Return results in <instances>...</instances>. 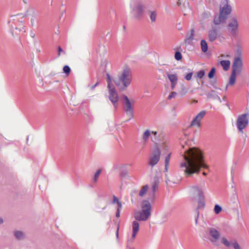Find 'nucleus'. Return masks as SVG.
Listing matches in <instances>:
<instances>
[{"instance_id":"obj_53","label":"nucleus","mask_w":249,"mask_h":249,"mask_svg":"<svg viewBox=\"0 0 249 249\" xmlns=\"http://www.w3.org/2000/svg\"><path fill=\"white\" fill-rule=\"evenodd\" d=\"M118 230H119V228H117V231H116V237H117V238H118V236H119V234H118Z\"/></svg>"},{"instance_id":"obj_12","label":"nucleus","mask_w":249,"mask_h":249,"mask_svg":"<svg viewBox=\"0 0 249 249\" xmlns=\"http://www.w3.org/2000/svg\"><path fill=\"white\" fill-rule=\"evenodd\" d=\"M242 65V61L241 57H237L235 58L233 65L232 71L239 73Z\"/></svg>"},{"instance_id":"obj_28","label":"nucleus","mask_w":249,"mask_h":249,"mask_svg":"<svg viewBox=\"0 0 249 249\" xmlns=\"http://www.w3.org/2000/svg\"><path fill=\"white\" fill-rule=\"evenodd\" d=\"M204 196H202V198H199L196 199H195L194 200L197 201L198 202V208H203L205 206V202H204Z\"/></svg>"},{"instance_id":"obj_15","label":"nucleus","mask_w":249,"mask_h":249,"mask_svg":"<svg viewBox=\"0 0 249 249\" xmlns=\"http://www.w3.org/2000/svg\"><path fill=\"white\" fill-rule=\"evenodd\" d=\"M159 184V181L158 179H155L154 181L152 182L151 185V189L149 191L150 193V198L153 200L154 198L155 192L158 190V185Z\"/></svg>"},{"instance_id":"obj_19","label":"nucleus","mask_w":249,"mask_h":249,"mask_svg":"<svg viewBox=\"0 0 249 249\" xmlns=\"http://www.w3.org/2000/svg\"><path fill=\"white\" fill-rule=\"evenodd\" d=\"M200 89L202 91L203 93L206 94L207 96L209 98H213L214 99H218L220 102H221L220 97L218 96L216 92L214 90H212L210 93H207L204 89L202 87L200 88Z\"/></svg>"},{"instance_id":"obj_20","label":"nucleus","mask_w":249,"mask_h":249,"mask_svg":"<svg viewBox=\"0 0 249 249\" xmlns=\"http://www.w3.org/2000/svg\"><path fill=\"white\" fill-rule=\"evenodd\" d=\"M237 73V72L232 71L230 77L229 81L225 87L226 90H227L229 86H232L235 84V81H236Z\"/></svg>"},{"instance_id":"obj_10","label":"nucleus","mask_w":249,"mask_h":249,"mask_svg":"<svg viewBox=\"0 0 249 249\" xmlns=\"http://www.w3.org/2000/svg\"><path fill=\"white\" fill-rule=\"evenodd\" d=\"M209 233L210 240L213 243H217L220 236V233L216 229L213 228L210 229Z\"/></svg>"},{"instance_id":"obj_2","label":"nucleus","mask_w":249,"mask_h":249,"mask_svg":"<svg viewBox=\"0 0 249 249\" xmlns=\"http://www.w3.org/2000/svg\"><path fill=\"white\" fill-rule=\"evenodd\" d=\"M141 210L136 211L134 214L135 220L133 221L131 228L132 235L128 239V242L131 243L135 239L140 229V225L138 221H146L151 216L152 205L147 200H143L141 204Z\"/></svg>"},{"instance_id":"obj_51","label":"nucleus","mask_w":249,"mask_h":249,"mask_svg":"<svg viewBox=\"0 0 249 249\" xmlns=\"http://www.w3.org/2000/svg\"><path fill=\"white\" fill-rule=\"evenodd\" d=\"M151 134H152L156 136L157 135L158 132H157V131H153L151 132Z\"/></svg>"},{"instance_id":"obj_25","label":"nucleus","mask_w":249,"mask_h":249,"mask_svg":"<svg viewBox=\"0 0 249 249\" xmlns=\"http://www.w3.org/2000/svg\"><path fill=\"white\" fill-rule=\"evenodd\" d=\"M150 134L151 131L149 129H146L143 132L142 136V139L144 143H146Z\"/></svg>"},{"instance_id":"obj_63","label":"nucleus","mask_w":249,"mask_h":249,"mask_svg":"<svg viewBox=\"0 0 249 249\" xmlns=\"http://www.w3.org/2000/svg\"><path fill=\"white\" fill-rule=\"evenodd\" d=\"M11 27H12V29L13 30L14 29V27L12 25H11Z\"/></svg>"},{"instance_id":"obj_24","label":"nucleus","mask_w":249,"mask_h":249,"mask_svg":"<svg viewBox=\"0 0 249 249\" xmlns=\"http://www.w3.org/2000/svg\"><path fill=\"white\" fill-rule=\"evenodd\" d=\"M14 235L16 238L18 240H23L25 238V234L19 231H14Z\"/></svg>"},{"instance_id":"obj_57","label":"nucleus","mask_w":249,"mask_h":249,"mask_svg":"<svg viewBox=\"0 0 249 249\" xmlns=\"http://www.w3.org/2000/svg\"><path fill=\"white\" fill-rule=\"evenodd\" d=\"M168 181H169V180L168 178H167L166 180V183L168 184Z\"/></svg>"},{"instance_id":"obj_3","label":"nucleus","mask_w":249,"mask_h":249,"mask_svg":"<svg viewBox=\"0 0 249 249\" xmlns=\"http://www.w3.org/2000/svg\"><path fill=\"white\" fill-rule=\"evenodd\" d=\"M128 8L131 13L137 19L142 18L144 12V6L140 0H130Z\"/></svg>"},{"instance_id":"obj_26","label":"nucleus","mask_w":249,"mask_h":249,"mask_svg":"<svg viewBox=\"0 0 249 249\" xmlns=\"http://www.w3.org/2000/svg\"><path fill=\"white\" fill-rule=\"evenodd\" d=\"M134 117V110L125 109V122L130 121Z\"/></svg>"},{"instance_id":"obj_6","label":"nucleus","mask_w":249,"mask_h":249,"mask_svg":"<svg viewBox=\"0 0 249 249\" xmlns=\"http://www.w3.org/2000/svg\"><path fill=\"white\" fill-rule=\"evenodd\" d=\"M160 150L159 147L156 148L152 152L148 161L151 167H153L159 162L160 158Z\"/></svg>"},{"instance_id":"obj_1","label":"nucleus","mask_w":249,"mask_h":249,"mask_svg":"<svg viewBox=\"0 0 249 249\" xmlns=\"http://www.w3.org/2000/svg\"><path fill=\"white\" fill-rule=\"evenodd\" d=\"M179 168L187 177L199 173L201 168H208L202 152L196 147L190 148L182 154Z\"/></svg>"},{"instance_id":"obj_62","label":"nucleus","mask_w":249,"mask_h":249,"mask_svg":"<svg viewBox=\"0 0 249 249\" xmlns=\"http://www.w3.org/2000/svg\"><path fill=\"white\" fill-rule=\"evenodd\" d=\"M220 57H225V56H224V55H221Z\"/></svg>"},{"instance_id":"obj_47","label":"nucleus","mask_w":249,"mask_h":249,"mask_svg":"<svg viewBox=\"0 0 249 249\" xmlns=\"http://www.w3.org/2000/svg\"><path fill=\"white\" fill-rule=\"evenodd\" d=\"M120 209L121 208H119V207H117V212H116V217H119L120 216Z\"/></svg>"},{"instance_id":"obj_27","label":"nucleus","mask_w":249,"mask_h":249,"mask_svg":"<svg viewBox=\"0 0 249 249\" xmlns=\"http://www.w3.org/2000/svg\"><path fill=\"white\" fill-rule=\"evenodd\" d=\"M149 187L148 185H145L143 186L140 191L139 196L141 197H143L148 191Z\"/></svg>"},{"instance_id":"obj_18","label":"nucleus","mask_w":249,"mask_h":249,"mask_svg":"<svg viewBox=\"0 0 249 249\" xmlns=\"http://www.w3.org/2000/svg\"><path fill=\"white\" fill-rule=\"evenodd\" d=\"M132 80L131 70L129 68L125 67V87L130 84Z\"/></svg>"},{"instance_id":"obj_31","label":"nucleus","mask_w":249,"mask_h":249,"mask_svg":"<svg viewBox=\"0 0 249 249\" xmlns=\"http://www.w3.org/2000/svg\"><path fill=\"white\" fill-rule=\"evenodd\" d=\"M205 75V71L204 70H201L196 72L195 74V77L196 78L202 79Z\"/></svg>"},{"instance_id":"obj_48","label":"nucleus","mask_w":249,"mask_h":249,"mask_svg":"<svg viewBox=\"0 0 249 249\" xmlns=\"http://www.w3.org/2000/svg\"><path fill=\"white\" fill-rule=\"evenodd\" d=\"M193 32H194V31L193 30H191V31L190 36L189 37V39H192L193 38Z\"/></svg>"},{"instance_id":"obj_36","label":"nucleus","mask_w":249,"mask_h":249,"mask_svg":"<svg viewBox=\"0 0 249 249\" xmlns=\"http://www.w3.org/2000/svg\"><path fill=\"white\" fill-rule=\"evenodd\" d=\"M187 92H188L187 89L186 88V87L184 85H182L181 87V89L179 91V94L181 96H184L187 94Z\"/></svg>"},{"instance_id":"obj_54","label":"nucleus","mask_w":249,"mask_h":249,"mask_svg":"<svg viewBox=\"0 0 249 249\" xmlns=\"http://www.w3.org/2000/svg\"><path fill=\"white\" fill-rule=\"evenodd\" d=\"M3 222V219L2 218L0 217V224H2Z\"/></svg>"},{"instance_id":"obj_55","label":"nucleus","mask_w":249,"mask_h":249,"mask_svg":"<svg viewBox=\"0 0 249 249\" xmlns=\"http://www.w3.org/2000/svg\"><path fill=\"white\" fill-rule=\"evenodd\" d=\"M125 177H126L128 179H130V178H131V177L130 176H126V174H125Z\"/></svg>"},{"instance_id":"obj_13","label":"nucleus","mask_w":249,"mask_h":249,"mask_svg":"<svg viewBox=\"0 0 249 249\" xmlns=\"http://www.w3.org/2000/svg\"><path fill=\"white\" fill-rule=\"evenodd\" d=\"M177 4L178 6H180L183 10L184 15H187L191 11L189 7L188 3L186 0H178Z\"/></svg>"},{"instance_id":"obj_56","label":"nucleus","mask_w":249,"mask_h":249,"mask_svg":"<svg viewBox=\"0 0 249 249\" xmlns=\"http://www.w3.org/2000/svg\"><path fill=\"white\" fill-rule=\"evenodd\" d=\"M234 198H235V200H238V197H237V196L236 195H235Z\"/></svg>"},{"instance_id":"obj_61","label":"nucleus","mask_w":249,"mask_h":249,"mask_svg":"<svg viewBox=\"0 0 249 249\" xmlns=\"http://www.w3.org/2000/svg\"><path fill=\"white\" fill-rule=\"evenodd\" d=\"M226 57H230V55H226Z\"/></svg>"},{"instance_id":"obj_4","label":"nucleus","mask_w":249,"mask_h":249,"mask_svg":"<svg viewBox=\"0 0 249 249\" xmlns=\"http://www.w3.org/2000/svg\"><path fill=\"white\" fill-rule=\"evenodd\" d=\"M107 89L109 91V99L111 102L114 104L117 103L118 101V95L115 87L112 83L111 78L110 75L107 73Z\"/></svg>"},{"instance_id":"obj_7","label":"nucleus","mask_w":249,"mask_h":249,"mask_svg":"<svg viewBox=\"0 0 249 249\" xmlns=\"http://www.w3.org/2000/svg\"><path fill=\"white\" fill-rule=\"evenodd\" d=\"M203 193V190L201 187L194 186L190 188L189 194L193 200L202 198L204 196Z\"/></svg>"},{"instance_id":"obj_45","label":"nucleus","mask_w":249,"mask_h":249,"mask_svg":"<svg viewBox=\"0 0 249 249\" xmlns=\"http://www.w3.org/2000/svg\"><path fill=\"white\" fill-rule=\"evenodd\" d=\"M57 50L58 56H59L62 53L65 54V52L63 50L60 46L58 47Z\"/></svg>"},{"instance_id":"obj_8","label":"nucleus","mask_w":249,"mask_h":249,"mask_svg":"<svg viewBox=\"0 0 249 249\" xmlns=\"http://www.w3.org/2000/svg\"><path fill=\"white\" fill-rule=\"evenodd\" d=\"M113 81L120 90L123 89L124 88V70L117 77H114Z\"/></svg>"},{"instance_id":"obj_59","label":"nucleus","mask_w":249,"mask_h":249,"mask_svg":"<svg viewBox=\"0 0 249 249\" xmlns=\"http://www.w3.org/2000/svg\"><path fill=\"white\" fill-rule=\"evenodd\" d=\"M203 175L204 176H206L207 175V173H206L205 172H203Z\"/></svg>"},{"instance_id":"obj_41","label":"nucleus","mask_w":249,"mask_h":249,"mask_svg":"<svg viewBox=\"0 0 249 249\" xmlns=\"http://www.w3.org/2000/svg\"><path fill=\"white\" fill-rule=\"evenodd\" d=\"M178 95V93L176 91L171 92L168 95L167 97V99L168 100H171L173 98H175L177 95Z\"/></svg>"},{"instance_id":"obj_35","label":"nucleus","mask_w":249,"mask_h":249,"mask_svg":"<svg viewBox=\"0 0 249 249\" xmlns=\"http://www.w3.org/2000/svg\"><path fill=\"white\" fill-rule=\"evenodd\" d=\"M206 114V111L204 110L200 111L196 116V118L200 122Z\"/></svg>"},{"instance_id":"obj_16","label":"nucleus","mask_w":249,"mask_h":249,"mask_svg":"<svg viewBox=\"0 0 249 249\" xmlns=\"http://www.w3.org/2000/svg\"><path fill=\"white\" fill-rule=\"evenodd\" d=\"M135 100L133 98H129L125 96V108L126 110H134Z\"/></svg>"},{"instance_id":"obj_46","label":"nucleus","mask_w":249,"mask_h":249,"mask_svg":"<svg viewBox=\"0 0 249 249\" xmlns=\"http://www.w3.org/2000/svg\"><path fill=\"white\" fill-rule=\"evenodd\" d=\"M192 76H193V73L190 72L185 75V78L186 80L189 81L192 79Z\"/></svg>"},{"instance_id":"obj_50","label":"nucleus","mask_w":249,"mask_h":249,"mask_svg":"<svg viewBox=\"0 0 249 249\" xmlns=\"http://www.w3.org/2000/svg\"><path fill=\"white\" fill-rule=\"evenodd\" d=\"M18 15H19L18 14L16 16H11V18H13V20L18 21V19L16 18Z\"/></svg>"},{"instance_id":"obj_17","label":"nucleus","mask_w":249,"mask_h":249,"mask_svg":"<svg viewBox=\"0 0 249 249\" xmlns=\"http://www.w3.org/2000/svg\"><path fill=\"white\" fill-rule=\"evenodd\" d=\"M218 36L217 30L215 28H212L208 32V38L210 41H214Z\"/></svg>"},{"instance_id":"obj_5","label":"nucleus","mask_w":249,"mask_h":249,"mask_svg":"<svg viewBox=\"0 0 249 249\" xmlns=\"http://www.w3.org/2000/svg\"><path fill=\"white\" fill-rule=\"evenodd\" d=\"M249 123V114H243L239 116L236 121V125L240 132H243L244 129L246 128Z\"/></svg>"},{"instance_id":"obj_60","label":"nucleus","mask_w":249,"mask_h":249,"mask_svg":"<svg viewBox=\"0 0 249 249\" xmlns=\"http://www.w3.org/2000/svg\"><path fill=\"white\" fill-rule=\"evenodd\" d=\"M33 15L34 16V17H36V13L35 11H34V12H33Z\"/></svg>"},{"instance_id":"obj_38","label":"nucleus","mask_w":249,"mask_h":249,"mask_svg":"<svg viewBox=\"0 0 249 249\" xmlns=\"http://www.w3.org/2000/svg\"><path fill=\"white\" fill-rule=\"evenodd\" d=\"M101 172H102V170L101 169H99L95 173V175L94 176L93 179V181L94 182H97L98 178L99 177Z\"/></svg>"},{"instance_id":"obj_14","label":"nucleus","mask_w":249,"mask_h":249,"mask_svg":"<svg viewBox=\"0 0 249 249\" xmlns=\"http://www.w3.org/2000/svg\"><path fill=\"white\" fill-rule=\"evenodd\" d=\"M231 8L227 3L222 6L220 9V13L226 18L231 13Z\"/></svg>"},{"instance_id":"obj_11","label":"nucleus","mask_w":249,"mask_h":249,"mask_svg":"<svg viewBox=\"0 0 249 249\" xmlns=\"http://www.w3.org/2000/svg\"><path fill=\"white\" fill-rule=\"evenodd\" d=\"M168 78L171 82V89L173 90L177 85L178 77L176 73H171L169 72L166 73Z\"/></svg>"},{"instance_id":"obj_49","label":"nucleus","mask_w":249,"mask_h":249,"mask_svg":"<svg viewBox=\"0 0 249 249\" xmlns=\"http://www.w3.org/2000/svg\"><path fill=\"white\" fill-rule=\"evenodd\" d=\"M99 84V82H97L94 85L91 86V89L93 90Z\"/></svg>"},{"instance_id":"obj_9","label":"nucleus","mask_w":249,"mask_h":249,"mask_svg":"<svg viewBox=\"0 0 249 249\" xmlns=\"http://www.w3.org/2000/svg\"><path fill=\"white\" fill-rule=\"evenodd\" d=\"M228 28L231 33L235 34L237 33L238 29V23L236 18H234L231 19Z\"/></svg>"},{"instance_id":"obj_39","label":"nucleus","mask_w":249,"mask_h":249,"mask_svg":"<svg viewBox=\"0 0 249 249\" xmlns=\"http://www.w3.org/2000/svg\"><path fill=\"white\" fill-rule=\"evenodd\" d=\"M222 211L221 207L218 204H216L214 207V212L215 214H217L219 213Z\"/></svg>"},{"instance_id":"obj_21","label":"nucleus","mask_w":249,"mask_h":249,"mask_svg":"<svg viewBox=\"0 0 249 249\" xmlns=\"http://www.w3.org/2000/svg\"><path fill=\"white\" fill-rule=\"evenodd\" d=\"M171 155H172V152L170 151H168L167 153H166V155L164 157V160L165 172H168Z\"/></svg>"},{"instance_id":"obj_44","label":"nucleus","mask_w":249,"mask_h":249,"mask_svg":"<svg viewBox=\"0 0 249 249\" xmlns=\"http://www.w3.org/2000/svg\"><path fill=\"white\" fill-rule=\"evenodd\" d=\"M231 247H233L234 249H241V248L240 246V245H239V244L235 241L232 242V244Z\"/></svg>"},{"instance_id":"obj_40","label":"nucleus","mask_w":249,"mask_h":249,"mask_svg":"<svg viewBox=\"0 0 249 249\" xmlns=\"http://www.w3.org/2000/svg\"><path fill=\"white\" fill-rule=\"evenodd\" d=\"M161 148L163 150L164 152H166L167 153L168 151H170L169 150V144L166 142H164L161 145Z\"/></svg>"},{"instance_id":"obj_58","label":"nucleus","mask_w":249,"mask_h":249,"mask_svg":"<svg viewBox=\"0 0 249 249\" xmlns=\"http://www.w3.org/2000/svg\"><path fill=\"white\" fill-rule=\"evenodd\" d=\"M238 53H239V54H241L242 53H241V51H238Z\"/></svg>"},{"instance_id":"obj_43","label":"nucleus","mask_w":249,"mask_h":249,"mask_svg":"<svg viewBox=\"0 0 249 249\" xmlns=\"http://www.w3.org/2000/svg\"><path fill=\"white\" fill-rule=\"evenodd\" d=\"M175 58L177 60H180L182 59V55L179 52H177L175 54Z\"/></svg>"},{"instance_id":"obj_22","label":"nucleus","mask_w":249,"mask_h":249,"mask_svg":"<svg viewBox=\"0 0 249 249\" xmlns=\"http://www.w3.org/2000/svg\"><path fill=\"white\" fill-rule=\"evenodd\" d=\"M219 64L223 67V70L226 71L230 69L231 61L229 60H221Z\"/></svg>"},{"instance_id":"obj_30","label":"nucleus","mask_w":249,"mask_h":249,"mask_svg":"<svg viewBox=\"0 0 249 249\" xmlns=\"http://www.w3.org/2000/svg\"><path fill=\"white\" fill-rule=\"evenodd\" d=\"M201 48L202 51L205 53L208 50V45L207 42L204 40L201 41Z\"/></svg>"},{"instance_id":"obj_37","label":"nucleus","mask_w":249,"mask_h":249,"mask_svg":"<svg viewBox=\"0 0 249 249\" xmlns=\"http://www.w3.org/2000/svg\"><path fill=\"white\" fill-rule=\"evenodd\" d=\"M63 72L66 74L67 76L69 75L71 72V69L69 66L65 65L63 68Z\"/></svg>"},{"instance_id":"obj_32","label":"nucleus","mask_w":249,"mask_h":249,"mask_svg":"<svg viewBox=\"0 0 249 249\" xmlns=\"http://www.w3.org/2000/svg\"><path fill=\"white\" fill-rule=\"evenodd\" d=\"M150 18L151 22H155L157 18V13L155 11L150 12Z\"/></svg>"},{"instance_id":"obj_42","label":"nucleus","mask_w":249,"mask_h":249,"mask_svg":"<svg viewBox=\"0 0 249 249\" xmlns=\"http://www.w3.org/2000/svg\"><path fill=\"white\" fill-rule=\"evenodd\" d=\"M215 72V69L214 68H213L211 71L208 73V77L210 79L213 78L214 77V73Z\"/></svg>"},{"instance_id":"obj_64","label":"nucleus","mask_w":249,"mask_h":249,"mask_svg":"<svg viewBox=\"0 0 249 249\" xmlns=\"http://www.w3.org/2000/svg\"><path fill=\"white\" fill-rule=\"evenodd\" d=\"M16 30H18V29L17 27H15Z\"/></svg>"},{"instance_id":"obj_34","label":"nucleus","mask_w":249,"mask_h":249,"mask_svg":"<svg viewBox=\"0 0 249 249\" xmlns=\"http://www.w3.org/2000/svg\"><path fill=\"white\" fill-rule=\"evenodd\" d=\"M191 125L199 127L200 126V121L195 117L192 121Z\"/></svg>"},{"instance_id":"obj_23","label":"nucleus","mask_w":249,"mask_h":249,"mask_svg":"<svg viewBox=\"0 0 249 249\" xmlns=\"http://www.w3.org/2000/svg\"><path fill=\"white\" fill-rule=\"evenodd\" d=\"M226 19V17L220 13V15L219 16L214 18L213 22L215 25H219L221 23L225 22Z\"/></svg>"},{"instance_id":"obj_52","label":"nucleus","mask_w":249,"mask_h":249,"mask_svg":"<svg viewBox=\"0 0 249 249\" xmlns=\"http://www.w3.org/2000/svg\"><path fill=\"white\" fill-rule=\"evenodd\" d=\"M31 21L32 26L33 27L34 26V23H35L34 19L32 18L31 20Z\"/></svg>"},{"instance_id":"obj_29","label":"nucleus","mask_w":249,"mask_h":249,"mask_svg":"<svg viewBox=\"0 0 249 249\" xmlns=\"http://www.w3.org/2000/svg\"><path fill=\"white\" fill-rule=\"evenodd\" d=\"M221 242L225 246L230 248L232 246L233 241H229L226 238L223 237L221 239Z\"/></svg>"},{"instance_id":"obj_33","label":"nucleus","mask_w":249,"mask_h":249,"mask_svg":"<svg viewBox=\"0 0 249 249\" xmlns=\"http://www.w3.org/2000/svg\"><path fill=\"white\" fill-rule=\"evenodd\" d=\"M112 203L117 204V207H119V208H121L122 207L121 202L119 201V199L115 196H113V200Z\"/></svg>"}]
</instances>
